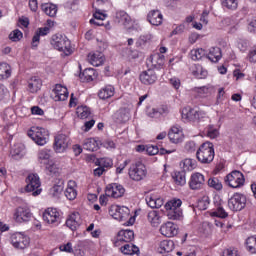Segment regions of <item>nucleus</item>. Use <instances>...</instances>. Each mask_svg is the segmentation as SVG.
<instances>
[{"label":"nucleus","mask_w":256,"mask_h":256,"mask_svg":"<svg viewBox=\"0 0 256 256\" xmlns=\"http://www.w3.org/2000/svg\"><path fill=\"white\" fill-rule=\"evenodd\" d=\"M109 215L116 221L124 222L123 225L126 227L135 223V218L131 216V210L127 206L112 205L109 209Z\"/></svg>","instance_id":"f257e3e1"},{"label":"nucleus","mask_w":256,"mask_h":256,"mask_svg":"<svg viewBox=\"0 0 256 256\" xmlns=\"http://www.w3.org/2000/svg\"><path fill=\"white\" fill-rule=\"evenodd\" d=\"M196 158L200 163L204 165L213 163V160L215 159V148L213 143L204 142L197 150Z\"/></svg>","instance_id":"f03ea898"},{"label":"nucleus","mask_w":256,"mask_h":256,"mask_svg":"<svg viewBox=\"0 0 256 256\" xmlns=\"http://www.w3.org/2000/svg\"><path fill=\"white\" fill-rule=\"evenodd\" d=\"M51 45H53L54 49L62 51L64 55H71V53H73V49L71 48V41L66 36L61 34L52 36Z\"/></svg>","instance_id":"7ed1b4c3"},{"label":"nucleus","mask_w":256,"mask_h":256,"mask_svg":"<svg viewBox=\"0 0 256 256\" xmlns=\"http://www.w3.org/2000/svg\"><path fill=\"white\" fill-rule=\"evenodd\" d=\"M181 205H183V201L181 199H172L165 204V209L167 212V216L169 219L177 221V219H181L183 216V211H181Z\"/></svg>","instance_id":"20e7f679"},{"label":"nucleus","mask_w":256,"mask_h":256,"mask_svg":"<svg viewBox=\"0 0 256 256\" xmlns=\"http://www.w3.org/2000/svg\"><path fill=\"white\" fill-rule=\"evenodd\" d=\"M26 193H32L33 197L41 195V179L37 174H29L26 178Z\"/></svg>","instance_id":"39448f33"},{"label":"nucleus","mask_w":256,"mask_h":256,"mask_svg":"<svg viewBox=\"0 0 256 256\" xmlns=\"http://www.w3.org/2000/svg\"><path fill=\"white\" fill-rule=\"evenodd\" d=\"M224 183L232 189H240V187L245 185V175H243L239 170H234L225 176Z\"/></svg>","instance_id":"423d86ee"},{"label":"nucleus","mask_w":256,"mask_h":256,"mask_svg":"<svg viewBox=\"0 0 256 256\" xmlns=\"http://www.w3.org/2000/svg\"><path fill=\"white\" fill-rule=\"evenodd\" d=\"M128 175L132 181H143L147 177V167L142 162H136L130 166Z\"/></svg>","instance_id":"0eeeda50"},{"label":"nucleus","mask_w":256,"mask_h":256,"mask_svg":"<svg viewBox=\"0 0 256 256\" xmlns=\"http://www.w3.org/2000/svg\"><path fill=\"white\" fill-rule=\"evenodd\" d=\"M28 137H30V139H32L36 145H47V139H49V131H47L45 128H32L28 132Z\"/></svg>","instance_id":"6e6552de"},{"label":"nucleus","mask_w":256,"mask_h":256,"mask_svg":"<svg viewBox=\"0 0 256 256\" xmlns=\"http://www.w3.org/2000/svg\"><path fill=\"white\" fill-rule=\"evenodd\" d=\"M11 245L15 249H27L29 247L31 240L29 239V236L21 233L16 232L11 235L10 237Z\"/></svg>","instance_id":"1a4fd4ad"},{"label":"nucleus","mask_w":256,"mask_h":256,"mask_svg":"<svg viewBox=\"0 0 256 256\" xmlns=\"http://www.w3.org/2000/svg\"><path fill=\"white\" fill-rule=\"evenodd\" d=\"M247 198L243 194L235 193L228 201V207L232 211H242L245 209Z\"/></svg>","instance_id":"9d476101"},{"label":"nucleus","mask_w":256,"mask_h":256,"mask_svg":"<svg viewBox=\"0 0 256 256\" xmlns=\"http://www.w3.org/2000/svg\"><path fill=\"white\" fill-rule=\"evenodd\" d=\"M31 210L24 206H20L14 210L13 219L16 223H27V221H31Z\"/></svg>","instance_id":"9b49d317"},{"label":"nucleus","mask_w":256,"mask_h":256,"mask_svg":"<svg viewBox=\"0 0 256 256\" xmlns=\"http://www.w3.org/2000/svg\"><path fill=\"white\" fill-rule=\"evenodd\" d=\"M135 239L133 230H121L114 239V247H121L124 243H131Z\"/></svg>","instance_id":"f8f14e48"},{"label":"nucleus","mask_w":256,"mask_h":256,"mask_svg":"<svg viewBox=\"0 0 256 256\" xmlns=\"http://www.w3.org/2000/svg\"><path fill=\"white\" fill-rule=\"evenodd\" d=\"M43 220L49 225L57 227L61 223V214L55 208H48L43 213Z\"/></svg>","instance_id":"ddd939ff"},{"label":"nucleus","mask_w":256,"mask_h":256,"mask_svg":"<svg viewBox=\"0 0 256 256\" xmlns=\"http://www.w3.org/2000/svg\"><path fill=\"white\" fill-rule=\"evenodd\" d=\"M201 117H203V114L197 109L191 107H185L182 109V119H184V121L197 123L201 120Z\"/></svg>","instance_id":"4468645a"},{"label":"nucleus","mask_w":256,"mask_h":256,"mask_svg":"<svg viewBox=\"0 0 256 256\" xmlns=\"http://www.w3.org/2000/svg\"><path fill=\"white\" fill-rule=\"evenodd\" d=\"M69 147V137L65 134H59L54 139L53 149L55 153H65Z\"/></svg>","instance_id":"2eb2a0df"},{"label":"nucleus","mask_w":256,"mask_h":256,"mask_svg":"<svg viewBox=\"0 0 256 256\" xmlns=\"http://www.w3.org/2000/svg\"><path fill=\"white\" fill-rule=\"evenodd\" d=\"M189 187L192 191L203 189L205 187V176L199 172L193 173L190 177Z\"/></svg>","instance_id":"dca6fc26"},{"label":"nucleus","mask_w":256,"mask_h":256,"mask_svg":"<svg viewBox=\"0 0 256 256\" xmlns=\"http://www.w3.org/2000/svg\"><path fill=\"white\" fill-rule=\"evenodd\" d=\"M51 97L54 101H67L69 99V90L61 84H56Z\"/></svg>","instance_id":"f3484780"},{"label":"nucleus","mask_w":256,"mask_h":256,"mask_svg":"<svg viewBox=\"0 0 256 256\" xmlns=\"http://www.w3.org/2000/svg\"><path fill=\"white\" fill-rule=\"evenodd\" d=\"M105 193L107 197H113L114 199H119L122 195H125V188L121 184H109L106 187Z\"/></svg>","instance_id":"a211bd4d"},{"label":"nucleus","mask_w":256,"mask_h":256,"mask_svg":"<svg viewBox=\"0 0 256 256\" xmlns=\"http://www.w3.org/2000/svg\"><path fill=\"white\" fill-rule=\"evenodd\" d=\"M161 235L164 237H175L179 233V228L173 222H167L166 224L160 227Z\"/></svg>","instance_id":"6ab92c4d"},{"label":"nucleus","mask_w":256,"mask_h":256,"mask_svg":"<svg viewBox=\"0 0 256 256\" xmlns=\"http://www.w3.org/2000/svg\"><path fill=\"white\" fill-rule=\"evenodd\" d=\"M140 81L144 85H153L157 81V74L154 70L148 69L140 74Z\"/></svg>","instance_id":"aec40b11"},{"label":"nucleus","mask_w":256,"mask_h":256,"mask_svg":"<svg viewBox=\"0 0 256 256\" xmlns=\"http://www.w3.org/2000/svg\"><path fill=\"white\" fill-rule=\"evenodd\" d=\"M168 137L171 143H181V141H183L185 138V135L183 134V130H181V128L173 126L168 133Z\"/></svg>","instance_id":"412c9836"},{"label":"nucleus","mask_w":256,"mask_h":256,"mask_svg":"<svg viewBox=\"0 0 256 256\" xmlns=\"http://www.w3.org/2000/svg\"><path fill=\"white\" fill-rule=\"evenodd\" d=\"M79 225H81V215L79 212L72 213L66 220V226H68L71 231H77Z\"/></svg>","instance_id":"4be33fe9"},{"label":"nucleus","mask_w":256,"mask_h":256,"mask_svg":"<svg viewBox=\"0 0 256 256\" xmlns=\"http://www.w3.org/2000/svg\"><path fill=\"white\" fill-rule=\"evenodd\" d=\"M147 19L151 25H161L163 23V14L159 10H152L148 13Z\"/></svg>","instance_id":"5701e85b"},{"label":"nucleus","mask_w":256,"mask_h":256,"mask_svg":"<svg viewBox=\"0 0 256 256\" xmlns=\"http://www.w3.org/2000/svg\"><path fill=\"white\" fill-rule=\"evenodd\" d=\"M120 251L123 255H139L140 250L135 244L126 242L120 246Z\"/></svg>","instance_id":"b1692460"},{"label":"nucleus","mask_w":256,"mask_h":256,"mask_svg":"<svg viewBox=\"0 0 256 256\" xmlns=\"http://www.w3.org/2000/svg\"><path fill=\"white\" fill-rule=\"evenodd\" d=\"M49 27H43V28H39L36 32L35 35L32 38V49H37V47H39V41L41 39V37H45V35H49Z\"/></svg>","instance_id":"393cba45"},{"label":"nucleus","mask_w":256,"mask_h":256,"mask_svg":"<svg viewBox=\"0 0 256 256\" xmlns=\"http://www.w3.org/2000/svg\"><path fill=\"white\" fill-rule=\"evenodd\" d=\"M88 61L93 65V67H100V65L105 63V57L101 52L90 53L88 55Z\"/></svg>","instance_id":"a878e982"},{"label":"nucleus","mask_w":256,"mask_h":256,"mask_svg":"<svg viewBox=\"0 0 256 256\" xmlns=\"http://www.w3.org/2000/svg\"><path fill=\"white\" fill-rule=\"evenodd\" d=\"M175 249V242L173 240H163L160 242L157 249L158 253H171Z\"/></svg>","instance_id":"bb28decb"},{"label":"nucleus","mask_w":256,"mask_h":256,"mask_svg":"<svg viewBox=\"0 0 256 256\" xmlns=\"http://www.w3.org/2000/svg\"><path fill=\"white\" fill-rule=\"evenodd\" d=\"M146 203L151 209H159L160 207H163V199L157 198L155 195L146 196Z\"/></svg>","instance_id":"cd10ccee"},{"label":"nucleus","mask_w":256,"mask_h":256,"mask_svg":"<svg viewBox=\"0 0 256 256\" xmlns=\"http://www.w3.org/2000/svg\"><path fill=\"white\" fill-rule=\"evenodd\" d=\"M115 95V87L107 85L98 92L99 99H111Z\"/></svg>","instance_id":"c85d7f7f"},{"label":"nucleus","mask_w":256,"mask_h":256,"mask_svg":"<svg viewBox=\"0 0 256 256\" xmlns=\"http://www.w3.org/2000/svg\"><path fill=\"white\" fill-rule=\"evenodd\" d=\"M38 162L41 165H47L51 161V150L49 149H41L38 151Z\"/></svg>","instance_id":"c756f323"},{"label":"nucleus","mask_w":256,"mask_h":256,"mask_svg":"<svg viewBox=\"0 0 256 256\" xmlns=\"http://www.w3.org/2000/svg\"><path fill=\"white\" fill-rule=\"evenodd\" d=\"M116 21L121 23V25H124V27H127L131 24V16H129L127 12L120 10L116 12Z\"/></svg>","instance_id":"7c9ffc66"},{"label":"nucleus","mask_w":256,"mask_h":256,"mask_svg":"<svg viewBox=\"0 0 256 256\" xmlns=\"http://www.w3.org/2000/svg\"><path fill=\"white\" fill-rule=\"evenodd\" d=\"M41 79L34 76L28 81V90L30 93H37L41 89L42 86Z\"/></svg>","instance_id":"2f4dec72"},{"label":"nucleus","mask_w":256,"mask_h":256,"mask_svg":"<svg viewBox=\"0 0 256 256\" xmlns=\"http://www.w3.org/2000/svg\"><path fill=\"white\" fill-rule=\"evenodd\" d=\"M75 181L70 180L68 182V187L65 190V197L69 199V201H73L77 199V190L74 187Z\"/></svg>","instance_id":"473e14b6"},{"label":"nucleus","mask_w":256,"mask_h":256,"mask_svg":"<svg viewBox=\"0 0 256 256\" xmlns=\"http://www.w3.org/2000/svg\"><path fill=\"white\" fill-rule=\"evenodd\" d=\"M83 147L86 151H97L99 149V141L95 138H86L83 141Z\"/></svg>","instance_id":"72a5a7b5"},{"label":"nucleus","mask_w":256,"mask_h":256,"mask_svg":"<svg viewBox=\"0 0 256 256\" xmlns=\"http://www.w3.org/2000/svg\"><path fill=\"white\" fill-rule=\"evenodd\" d=\"M81 81L83 83H90V81H93L95 79V69L93 68H87L79 75Z\"/></svg>","instance_id":"f704fd0d"},{"label":"nucleus","mask_w":256,"mask_h":256,"mask_svg":"<svg viewBox=\"0 0 256 256\" xmlns=\"http://www.w3.org/2000/svg\"><path fill=\"white\" fill-rule=\"evenodd\" d=\"M23 151H24L23 145L15 144L11 148L10 155L12 159H15L17 161L23 158Z\"/></svg>","instance_id":"c9c22d12"},{"label":"nucleus","mask_w":256,"mask_h":256,"mask_svg":"<svg viewBox=\"0 0 256 256\" xmlns=\"http://www.w3.org/2000/svg\"><path fill=\"white\" fill-rule=\"evenodd\" d=\"M147 217L152 227H159V225H161V216H159V212L152 210L148 213Z\"/></svg>","instance_id":"e433bc0d"},{"label":"nucleus","mask_w":256,"mask_h":256,"mask_svg":"<svg viewBox=\"0 0 256 256\" xmlns=\"http://www.w3.org/2000/svg\"><path fill=\"white\" fill-rule=\"evenodd\" d=\"M11 77V66L5 62L0 63V81Z\"/></svg>","instance_id":"4c0bfd02"},{"label":"nucleus","mask_w":256,"mask_h":256,"mask_svg":"<svg viewBox=\"0 0 256 256\" xmlns=\"http://www.w3.org/2000/svg\"><path fill=\"white\" fill-rule=\"evenodd\" d=\"M41 9L48 17H55L57 15V5L55 4H42Z\"/></svg>","instance_id":"58836bf2"},{"label":"nucleus","mask_w":256,"mask_h":256,"mask_svg":"<svg viewBox=\"0 0 256 256\" xmlns=\"http://www.w3.org/2000/svg\"><path fill=\"white\" fill-rule=\"evenodd\" d=\"M207 59H209V61H212V63H217L221 59V48H211L209 54L207 55Z\"/></svg>","instance_id":"ea45409f"},{"label":"nucleus","mask_w":256,"mask_h":256,"mask_svg":"<svg viewBox=\"0 0 256 256\" xmlns=\"http://www.w3.org/2000/svg\"><path fill=\"white\" fill-rule=\"evenodd\" d=\"M128 119L129 113H127V111H125L124 109H120L114 114V120L116 121V123H127Z\"/></svg>","instance_id":"a19ab883"},{"label":"nucleus","mask_w":256,"mask_h":256,"mask_svg":"<svg viewBox=\"0 0 256 256\" xmlns=\"http://www.w3.org/2000/svg\"><path fill=\"white\" fill-rule=\"evenodd\" d=\"M205 133L209 139H217V137H219V128L215 127L213 124H209L205 128Z\"/></svg>","instance_id":"79ce46f5"},{"label":"nucleus","mask_w":256,"mask_h":256,"mask_svg":"<svg viewBox=\"0 0 256 256\" xmlns=\"http://www.w3.org/2000/svg\"><path fill=\"white\" fill-rule=\"evenodd\" d=\"M181 167L184 171H193L197 167V162L191 158H186L181 162Z\"/></svg>","instance_id":"37998d69"},{"label":"nucleus","mask_w":256,"mask_h":256,"mask_svg":"<svg viewBox=\"0 0 256 256\" xmlns=\"http://www.w3.org/2000/svg\"><path fill=\"white\" fill-rule=\"evenodd\" d=\"M212 217H219L220 219H226V217H229V214L227 211H225V208H223V205H218L214 211L211 212Z\"/></svg>","instance_id":"c03bdc74"},{"label":"nucleus","mask_w":256,"mask_h":256,"mask_svg":"<svg viewBox=\"0 0 256 256\" xmlns=\"http://www.w3.org/2000/svg\"><path fill=\"white\" fill-rule=\"evenodd\" d=\"M173 179H174V182L180 187H183V185H186L187 183L185 172H175Z\"/></svg>","instance_id":"a18cd8bd"},{"label":"nucleus","mask_w":256,"mask_h":256,"mask_svg":"<svg viewBox=\"0 0 256 256\" xmlns=\"http://www.w3.org/2000/svg\"><path fill=\"white\" fill-rule=\"evenodd\" d=\"M190 57L192 61H201L205 57V50L203 48L191 50Z\"/></svg>","instance_id":"49530a36"},{"label":"nucleus","mask_w":256,"mask_h":256,"mask_svg":"<svg viewBox=\"0 0 256 256\" xmlns=\"http://www.w3.org/2000/svg\"><path fill=\"white\" fill-rule=\"evenodd\" d=\"M208 186L216 191H221L223 189V183L217 177H212L208 180Z\"/></svg>","instance_id":"de8ad7c7"},{"label":"nucleus","mask_w":256,"mask_h":256,"mask_svg":"<svg viewBox=\"0 0 256 256\" xmlns=\"http://www.w3.org/2000/svg\"><path fill=\"white\" fill-rule=\"evenodd\" d=\"M77 116L80 119H87L91 115V110L87 106H79L76 110Z\"/></svg>","instance_id":"09e8293b"},{"label":"nucleus","mask_w":256,"mask_h":256,"mask_svg":"<svg viewBox=\"0 0 256 256\" xmlns=\"http://www.w3.org/2000/svg\"><path fill=\"white\" fill-rule=\"evenodd\" d=\"M246 247H247V251H249V253H252V254L256 253V237L255 236L247 238Z\"/></svg>","instance_id":"8fccbe9b"},{"label":"nucleus","mask_w":256,"mask_h":256,"mask_svg":"<svg viewBox=\"0 0 256 256\" xmlns=\"http://www.w3.org/2000/svg\"><path fill=\"white\" fill-rule=\"evenodd\" d=\"M222 5L230 11H235L239 6V2L237 0H222Z\"/></svg>","instance_id":"3c124183"},{"label":"nucleus","mask_w":256,"mask_h":256,"mask_svg":"<svg viewBox=\"0 0 256 256\" xmlns=\"http://www.w3.org/2000/svg\"><path fill=\"white\" fill-rule=\"evenodd\" d=\"M153 39V36L151 34H144L139 37L138 41L136 42L137 47H143L146 43H149Z\"/></svg>","instance_id":"603ef678"},{"label":"nucleus","mask_w":256,"mask_h":256,"mask_svg":"<svg viewBox=\"0 0 256 256\" xmlns=\"http://www.w3.org/2000/svg\"><path fill=\"white\" fill-rule=\"evenodd\" d=\"M96 165L102 167L103 169L113 166V161L109 158H100L96 161Z\"/></svg>","instance_id":"864d4df0"},{"label":"nucleus","mask_w":256,"mask_h":256,"mask_svg":"<svg viewBox=\"0 0 256 256\" xmlns=\"http://www.w3.org/2000/svg\"><path fill=\"white\" fill-rule=\"evenodd\" d=\"M63 182H61L60 184H56L54 185L51 190L50 193L52 195V197H58L59 195H61V193H63Z\"/></svg>","instance_id":"5fc2aeb1"},{"label":"nucleus","mask_w":256,"mask_h":256,"mask_svg":"<svg viewBox=\"0 0 256 256\" xmlns=\"http://www.w3.org/2000/svg\"><path fill=\"white\" fill-rule=\"evenodd\" d=\"M9 39L14 42L21 41L23 39V32L16 29L9 34Z\"/></svg>","instance_id":"6e6d98bb"},{"label":"nucleus","mask_w":256,"mask_h":256,"mask_svg":"<svg viewBox=\"0 0 256 256\" xmlns=\"http://www.w3.org/2000/svg\"><path fill=\"white\" fill-rule=\"evenodd\" d=\"M4 129L8 133V135L13 137V135H15V133L17 132V125H15V124H8V125H6L4 127Z\"/></svg>","instance_id":"4d7b16f0"},{"label":"nucleus","mask_w":256,"mask_h":256,"mask_svg":"<svg viewBox=\"0 0 256 256\" xmlns=\"http://www.w3.org/2000/svg\"><path fill=\"white\" fill-rule=\"evenodd\" d=\"M124 53H125L127 59H137V57H139V54H137V52H135L129 48H126L124 50Z\"/></svg>","instance_id":"13d9d810"},{"label":"nucleus","mask_w":256,"mask_h":256,"mask_svg":"<svg viewBox=\"0 0 256 256\" xmlns=\"http://www.w3.org/2000/svg\"><path fill=\"white\" fill-rule=\"evenodd\" d=\"M147 115H148V117H151L152 119H157V117H161L159 110H157L155 108H149L147 110Z\"/></svg>","instance_id":"bf43d9fd"},{"label":"nucleus","mask_w":256,"mask_h":256,"mask_svg":"<svg viewBox=\"0 0 256 256\" xmlns=\"http://www.w3.org/2000/svg\"><path fill=\"white\" fill-rule=\"evenodd\" d=\"M146 153H148L149 155H157L159 154V147L148 145L146 146Z\"/></svg>","instance_id":"052dcab7"},{"label":"nucleus","mask_w":256,"mask_h":256,"mask_svg":"<svg viewBox=\"0 0 256 256\" xmlns=\"http://www.w3.org/2000/svg\"><path fill=\"white\" fill-rule=\"evenodd\" d=\"M60 251H64L65 253H73V244L68 242L67 244H63L59 247Z\"/></svg>","instance_id":"680f3d73"},{"label":"nucleus","mask_w":256,"mask_h":256,"mask_svg":"<svg viewBox=\"0 0 256 256\" xmlns=\"http://www.w3.org/2000/svg\"><path fill=\"white\" fill-rule=\"evenodd\" d=\"M46 165V170L49 171V173H57V165H55V163H53V161H49L47 162Z\"/></svg>","instance_id":"e2e57ef3"},{"label":"nucleus","mask_w":256,"mask_h":256,"mask_svg":"<svg viewBox=\"0 0 256 256\" xmlns=\"http://www.w3.org/2000/svg\"><path fill=\"white\" fill-rule=\"evenodd\" d=\"M222 256H240V255L237 250L229 248L223 251Z\"/></svg>","instance_id":"0e129e2a"},{"label":"nucleus","mask_w":256,"mask_h":256,"mask_svg":"<svg viewBox=\"0 0 256 256\" xmlns=\"http://www.w3.org/2000/svg\"><path fill=\"white\" fill-rule=\"evenodd\" d=\"M248 31L250 33H255L256 31V17L252 18L248 23Z\"/></svg>","instance_id":"69168bd1"},{"label":"nucleus","mask_w":256,"mask_h":256,"mask_svg":"<svg viewBox=\"0 0 256 256\" xmlns=\"http://www.w3.org/2000/svg\"><path fill=\"white\" fill-rule=\"evenodd\" d=\"M93 17L96 21H105V19L107 18V15L99 12V11H96L94 14H93Z\"/></svg>","instance_id":"338daca9"},{"label":"nucleus","mask_w":256,"mask_h":256,"mask_svg":"<svg viewBox=\"0 0 256 256\" xmlns=\"http://www.w3.org/2000/svg\"><path fill=\"white\" fill-rule=\"evenodd\" d=\"M169 82L174 89H179V87H181V80H179V78H171Z\"/></svg>","instance_id":"774afa93"}]
</instances>
